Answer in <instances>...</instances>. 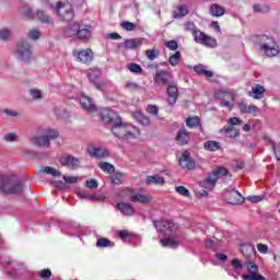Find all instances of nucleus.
I'll use <instances>...</instances> for the list:
<instances>
[{
	"label": "nucleus",
	"mask_w": 280,
	"mask_h": 280,
	"mask_svg": "<svg viewBox=\"0 0 280 280\" xmlns=\"http://www.w3.org/2000/svg\"><path fill=\"white\" fill-rule=\"evenodd\" d=\"M48 3L56 12L59 21L61 23H67V26L63 27V36H66V38H71V5L62 1H57L54 3L51 0H48Z\"/></svg>",
	"instance_id": "obj_1"
},
{
	"label": "nucleus",
	"mask_w": 280,
	"mask_h": 280,
	"mask_svg": "<svg viewBox=\"0 0 280 280\" xmlns=\"http://www.w3.org/2000/svg\"><path fill=\"white\" fill-rule=\"evenodd\" d=\"M255 43L259 46V50L265 54L267 58H275L279 56V45H277L275 37L268 35H257Z\"/></svg>",
	"instance_id": "obj_2"
},
{
	"label": "nucleus",
	"mask_w": 280,
	"mask_h": 280,
	"mask_svg": "<svg viewBox=\"0 0 280 280\" xmlns=\"http://www.w3.org/2000/svg\"><path fill=\"white\" fill-rule=\"evenodd\" d=\"M58 130L47 129L44 135L31 138V142L33 143V145H36L37 148H42L43 150H45L49 148L50 141H54V139H58Z\"/></svg>",
	"instance_id": "obj_3"
},
{
	"label": "nucleus",
	"mask_w": 280,
	"mask_h": 280,
	"mask_svg": "<svg viewBox=\"0 0 280 280\" xmlns=\"http://www.w3.org/2000/svg\"><path fill=\"white\" fill-rule=\"evenodd\" d=\"M14 56L20 62H30L32 60V45L25 39L18 42L14 48Z\"/></svg>",
	"instance_id": "obj_4"
},
{
	"label": "nucleus",
	"mask_w": 280,
	"mask_h": 280,
	"mask_svg": "<svg viewBox=\"0 0 280 280\" xmlns=\"http://www.w3.org/2000/svg\"><path fill=\"white\" fill-rule=\"evenodd\" d=\"M214 97L220 100L221 108L233 110L235 108V94L231 90H219L215 92Z\"/></svg>",
	"instance_id": "obj_5"
},
{
	"label": "nucleus",
	"mask_w": 280,
	"mask_h": 280,
	"mask_svg": "<svg viewBox=\"0 0 280 280\" xmlns=\"http://www.w3.org/2000/svg\"><path fill=\"white\" fill-rule=\"evenodd\" d=\"M100 117L104 124H109L113 127V135L121 126V117L113 109H103Z\"/></svg>",
	"instance_id": "obj_6"
},
{
	"label": "nucleus",
	"mask_w": 280,
	"mask_h": 280,
	"mask_svg": "<svg viewBox=\"0 0 280 280\" xmlns=\"http://www.w3.org/2000/svg\"><path fill=\"white\" fill-rule=\"evenodd\" d=\"M228 174H229V170H226L225 167H219L215 171H213L212 174H210L207 179L202 180L200 185L201 187H203V189H208V191H212V189H214L215 187V184L218 183V178H222Z\"/></svg>",
	"instance_id": "obj_7"
},
{
	"label": "nucleus",
	"mask_w": 280,
	"mask_h": 280,
	"mask_svg": "<svg viewBox=\"0 0 280 280\" xmlns=\"http://www.w3.org/2000/svg\"><path fill=\"white\" fill-rule=\"evenodd\" d=\"M0 191L21 196V194H23V184L19 182L12 183V179H10L9 177H2L0 179Z\"/></svg>",
	"instance_id": "obj_8"
},
{
	"label": "nucleus",
	"mask_w": 280,
	"mask_h": 280,
	"mask_svg": "<svg viewBox=\"0 0 280 280\" xmlns=\"http://www.w3.org/2000/svg\"><path fill=\"white\" fill-rule=\"evenodd\" d=\"M115 137H122L124 139H137L140 131L139 128L132 125H124L120 122V126L114 131Z\"/></svg>",
	"instance_id": "obj_9"
},
{
	"label": "nucleus",
	"mask_w": 280,
	"mask_h": 280,
	"mask_svg": "<svg viewBox=\"0 0 280 280\" xmlns=\"http://www.w3.org/2000/svg\"><path fill=\"white\" fill-rule=\"evenodd\" d=\"M71 32L72 36H77L79 40H91L93 27L91 25L80 26L79 23H73Z\"/></svg>",
	"instance_id": "obj_10"
},
{
	"label": "nucleus",
	"mask_w": 280,
	"mask_h": 280,
	"mask_svg": "<svg viewBox=\"0 0 280 280\" xmlns=\"http://www.w3.org/2000/svg\"><path fill=\"white\" fill-rule=\"evenodd\" d=\"M154 226L159 233H164V235H174L178 231V226L170 220L155 221Z\"/></svg>",
	"instance_id": "obj_11"
},
{
	"label": "nucleus",
	"mask_w": 280,
	"mask_h": 280,
	"mask_svg": "<svg viewBox=\"0 0 280 280\" xmlns=\"http://www.w3.org/2000/svg\"><path fill=\"white\" fill-rule=\"evenodd\" d=\"M195 43L198 45H203L205 47H215L218 43L215 42V38L206 35L205 32L197 28L196 33L192 35Z\"/></svg>",
	"instance_id": "obj_12"
},
{
	"label": "nucleus",
	"mask_w": 280,
	"mask_h": 280,
	"mask_svg": "<svg viewBox=\"0 0 280 280\" xmlns=\"http://www.w3.org/2000/svg\"><path fill=\"white\" fill-rule=\"evenodd\" d=\"M73 56L78 62H82V65H91L94 59L93 49L91 48L74 50Z\"/></svg>",
	"instance_id": "obj_13"
},
{
	"label": "nucleus",
	"mask_w": 280,
	"mask_h": 280,
	"mask_svg": "<svg viewBox=\"0 0 280 280\" xmlns=\"http://www.w3.org/2000/svg\"><path fill=\"white\" fill-rule=\"evenodd\" d=\"M86 152L92 159H106V156H110L108 150L95 144H90L86 149Z\"/></svg>",
	"instance_id": "obj_14"
},
{
	"label": "nucleus",
	"mask_w": 280,
	"mask_h": 280,
	"mask_svg": "<svg viewBox=\"0 0 280 280\" xmlns=\"http://www.w3.org/2000/svg\"><path fill=\"white\" fill-rule=\"evenodd\" d=\"M241 253L246 261H255L257 258V252L255 250V246H253V244H241Z\"/></svg>",
	"instance_id": "obj_15"
},
{
	"label": "nucleus",
	"mask_w": 280,
	"mask_h": 280,
	"mask_svg": "<svg viewBox=\"0 0 280 280\" xmlns=\"http://www.w3.org/2000/svg\"><path fill=\"white\" fill-rule=\"evenodd\" d=\"M80 104L89 115H93L94 113H97V105L93 103V100L86 95H82L80 97Z\"/></svg>",
	"instance_id": "obj_16"
},
{
	"label": "nucleus",
	"mask_w": 280,
	"mask_h": 280,
	"mask_svg": "<svg viewBox=\"0 0 280 280\" xmlns=\"http://www.w3.org/2000/svg\"><path fill=\"white\" fill-rule=\"evenodd\" d=\"M226 201L229 205H243L244 203V197H242V192L231 189L226 190L225 194Z\"/></svg>",
	"instance_id": "obj_17"
},
{
	"label": "nucleus",
	"mask_w": 280,
	"mask_h": 280,
	"mask_svg": "<svg viewBox=\"0 0 280 280\" xmlns=\"http://www.w3.org/2000/svg\"><path fill=\"white\" fill-rule=\"evenodd\" d=\"M137 47H141V39L130 38L126 39L124 43L118 44V51H128L130 49H137Z\"/></svg>",
	"instance_id": "obj_18"
},
{
	"label": "nucleus",
	"mask_w": 280,
	"mask_h": 280,
	"mask_svg": "<svg viewBox=\"0 0 280 280\" xmlns=\"http://www.w3.org/2000/svg\"><path fill=\"white\" fill-rule=\"evenodd\" d=\"M238 109L240 113H242V115H254L257 116V114L259 113V107H257V105H248L246 103V101H241L238 103Z\"/></svg>",
	"instance_id": "obj_19"
},
{
	"label": "nucleus",
	"mask_w": 280,
	"mask_h": 280,
	"mask_svg": "<svg viewBox=\"0 0 280 280\" xmlns=\"http://www.w3.org/2000/svg\"><path fill=\"white\" fill-rule=\"evenodd\" d=\"M178 101V88L176 84L171 83L167 88V104L170 106H174L176 102Z\"/></svg>",
	"instance_id": "obj_20"
},
{
	"label": "nucleus",
	"mask_w": 280,
	"mask_h": 280,
	"mask_svg": "<svg viewBox=\"0 0 280 280\" xmlns=\"http://www.w3.org/2000/svg\"><path fill=\"white\" fill-rule=\"evenodd\" d=\"M179 165L183 167V170H195L196 168V162L189 158V153L185 152L182 154V158L179 159Z\"/></svg>",
	"instance_id": "obj_21"
},
{
	"label": "nucleus",
	"mask_w": 280,
	"mask_h": 280,
	"mask_svg": "<svg viewBox=\"0 0 280 280\" xmlns=\"http://www.w3.org/2000/svg\"><path fill=\"white\" fill-rule=\"evenodd\" d=\"M171 74L167 72V70H159L155 73L154 80L155 84H161L162 86H165L170 82Z\"/></svg>",
	"instance_id": "obj_22"
},
{
	"label": "nucleus",
	"mask_w": 280,
	"mask_h": 280,
	"mask_svg": "<svg viewBox=\"0 0 280 280\" xmlns=\"http://www.w3.org/2000/svg\"><path fill=\"white\" fill-rule=\"evenodd\" d=\"M130 202H140V205H149L152 201V197L150 195L143 194H132L129 197Z\"/></svg>",
	"instance_id": "obj_23"
},
{
	"label": "nucleus",
	"mask_w": 280,
	"mask_h": 280,
	"mask_svg": "<svg viewBox=\"0 0 280 280\" xmlns=\"http://www.w3.org/2000/svg\"><path fill=\"white\" fill-rule=\"evenodd\" d=\"M264 93H266V88L261 84H256L252 88V91L248 92V95L254 100H261L264 97Z\"/></svg>",
	"instance_id": "obj_24"
},
{
	"label": "nucleus",
	"mask_w": 280,
	"mask_h": 280,
	"mask_svg": "<svg viewBox=\"0 0 280 280\" xmlns=\"http://www.w3.org/2000/svg\"><path fill=\"white\" fill-rule=\"evenodd\" d=\"M117 209L122 213V215H135V208L130 203L118 202Z\"/></svg>",
	"instance_id": "obj_25"
},
{
	"label": "nucleus",
	"mask_w": 280,
	"mask_h": 280,
	"mask_svg": "<svg viewBox=\"0 0 280 280\" xmlns=\"http://www.w3.org/2000/svg\"><path fill=\"white\" fill-rule=\"evenodd\" d=\"M176 141L179 145H187L189 143V132H187V129L182 128L178 130Z\"/></svg>",
	"instance_id": "obj_26"
},
{
	"label": "nucleus",
	"mask_w": 280,
	"mask_h": 280,
	"mask_svg": "<svg viewBox=\"0 0 280 280\" xmlns=\"http://www.w3.org/2000/svg\"><path fill=\"white\" fill-rule=\"evenodd\" d=\"M221 132H224L228 139H235L236 137H240V129H235L232 126H224L221 129Z\"/></svg>",
	"instance_id": "obj_27"
},
{
	"label": "nucleus",
	"mask_w": 280,
	"mask_h": 280,
	"mask_svg": "<svg viewBox=\"0 0 280 280\" xmlns=\"http://www.w3.org/2000/svg\"><path fill=\"white\" fill-rule=\"evenodd\" d=\"M209 10H210L211 16H215V18L224 16V13L226 12L224 7L218 3L211 4Z\"/></svg>",
	"instance_id": "obj_28"
},
{
	"label": "nucleus",
	"mask_w": 280,
	"mask_h": 280,
	"mask_svg": "<svg viewBox=\"0 0 280 280\" xmlns=\"http://www.w3.org/2000/svg\"><path fill=\"white\" fill-rule=\"evenodd\" d=\"M189 14V9L186 4L178 5L176 10L173 11V19H183Z\"/></svg>",
	"instance_id": "obj_29"
},
{
	"label": "nucleus",
	"mask_w": 280,
	"mask_h": 280,
	"mask_svg": "<svg viewBox=\"0 0 280 280\" xmlns=\"http://www.w3.org/2000/svg\"><path fill=\"white\" fill-rule=\"evenodd\" d=\"M52 185L56 189H69V185H71V176H63V180H55Z\"/></svg>",
	"instance_id": "obj_30"
},
{
	"label": "nucleus",
	"mask_w": 280,
	"mask_h": 280,
	"mask_svg": "<svg viewBox=\"0 0 280 280\" xmlns=\"http://www.w3.org/2000/svg\"><path fill=\"white\" fill-rule=\"evenodd\" d=\"M133 119H136L138 124H141V126H150L152 124L150 118L140 112H137L136 114H133Z\"/></svg>",
	"instance_id": "obj_31"
},
{
	"label": "nucleus",
	"mask_w": 280,
	"mask_h": 280,
	"mask_svg": "<svg viewBox=\"0 0 280 280\" xmlns=\"http://www.w3.org/2000/svg\"><path fill=\"white\" fill-rule=\"evenodd\" d=\"M203 148L208 152H218V150H220L221 147H220V142L215 140H209L203 143Z\"/></svg>",
	"instance_id": "obj_32"
},
{
	"label": "nucleus",
	"mask_w": 280,
	"mask_h": 280,
	"mask_svg": "<svg viewBox=\"0 0 280 280\" xmlns=\"http://www.w3.org/2000/svg\"><path fill=\"white\" fill-rule=\"evenodd\" d=\"M0 40H3V43H9V40H12V28L10 27L0 28Z\"/></svg>",
	"instance_id": "obj_33"
},
{
	"label": "nucleus",
	"mask_w": 280,
	"mask_h": 280,
	"mask_svg": "<svg viewBox=\"0 0 280 280\" xmlns=\"http://www.w3.org/2000/svg\"><path fill=\"white\" fill-rule=\"evenodd\" d=\"M194 72L199 75H206V78H213V72L206 70L203 65H198L194 67Z\"/></svg>",
	"instance_id": "obj_34"
},
{
	"label": "nucleus",
	"mask_w": 280,
	"mask_h": 280,
	"mask_svg": "<svg viewBox=\"0 0 280 280\" xmlns=\"http://www.w3.org/2000/svg\"><path fill=\"white\" fill-rule=\"evenodd\" d=\"M98 167L105 174H115V165H113V164H110L108 162H101V163H98Z\"/></svg>",
	"instance_id": "obj_35"
},
{
	"label": "nucleus",
	"mask_w": 280,
	"mask_h": 280,
	"mask_svg": "<svg viewBox=\"0 0 280 280\" xmlns=\"http://www.w3.org/2000/svg\"><path fill=\"white\" fill-rule=\"evenodd\" d=\"M165 179L158 175H152L147 177V185H164Z\"/></svg>",
	"instance_id": "obj_36"
},
{
	"label": "nucleus",
	"mask_w": 280,
	"mask_h": 280,
	"mask_svg": "<svg viewBox=\"0 0 280 280\" xmlns=\"http://www.w3.org/2000/svg\"><path fill=\"white\" fill-rule=\"evenodd\" d=\"M186 126L187 128H190V129L198 128L200 126V117L198 116L188 117L186 119Z\"/></svg>",
	"instance_id": "obj_37"
},
{
	"label": "nucleus",
	"mask_w": 280,
	"mask_h": 280,
	"mask_svg": "<svg viewBox=\"0 0 280 280\" xmlns=\"http://www.w3.org/2000/svg\"><path fill=\"white\" fill-rule=\"evenodd\" d=\"M160 242L164 248H178V245L180 244L178 241L172 238H164Z\"/></svg>",
	"instance_id": "obj_38"
},
{
	"label": "nucleus",
	"mask_w": 280,
	"mask_h": 280,
	"mask_svg": "<svg viewBox=\"0 0 280 280\" xmlns=\"http://www.w3.org/2000/svg\"><path fill=\"white\" fill-rule=\"evenodd\" d=\"M28 95L32 97L34 102H40L43 100V90L39 89H31L28 91Z\"/></svg>",
	"instance_id": "obj_39"
},
{
	"label": "nucleus",
	"mask_w": 280,
	"mask_h": 280,
	"mask_svg": "<svg viewBox=\"0 0 280 280\" xmlns=\"http://www.w3.org/2000/svg\"><path fill=\"white\" fill-rule=\"evenodd\" d=\"M42 173L48 174V175L52 176L54 178H58L61 175V173L58 170H56L55 167H51V166L42 167Z\"/></svg>",
	"instance_id": "obj_40"
},
{
	"label": "nucleus",
	"mask_w": 280,
	"mask_h": 280,
	"mask_svg": "<svg viewBox=\"0 0 280 280\" xmlns=\"http://www.w3.org/2000/svg\"><path fill=\"white\" fill-rule=\"evenodd\" d=\"M180 51H176L175 54L171 55L168 58V62L171 67H178V63L180 62Z\"/></svg>",
	"instance_id": "obj_41"
},
{
	"label": "nucleus",
	"mask_w": 280,
	"mask_h": 280,
	"mask_svg": "<svg viewBox=\"0 0 280 280\" xmlns=\"http://www.w3.org/2000/svg\"><path fill=\"white\" fill-rule=\"evenodd\" d=\"M109 180L113 185H121L124 180V174L120 172H116L113 175H110Z\"/></svg>",
	"instance_id": "obj_42"
},
{
	"label": "nucleus",
	"mask_w": 280,
	"mask_h": 280,
	"mask_svg": "<svg viewBox=\"0 0 280 280\" xmlns=\"http://www.w3.org/2000/svg\"><path fill=\"white\" fill-rule=\"evenodd\" d=\"M254 12H258L260 14H268L270 12V7L268 4H254Z\"/></svg>",
	"instance_id": "obj_43"
},
{
	"label": "nucleus",
	"mask_w": 280,
	"mask_h": 280,
	"mask_svg": "<svg viewBox=\"0 0 280 280\" xmlns=\"http://www.w3.org/2000/svg\"><path fill=\"white\" fill-rule=\"evenodd\" d=\"M183 26H184V32H190V34H192V36L198 31V26H196V23H194V22H189V21L185 22Z\"/></svg>",
	"instance_id": "obj_44"
},
{
	"label": "nucleus",
	"mask_w": 280,
	"mask_h": 280,
	"mask_svg": "<svg viewBox=\"0 0 280 280\" xmlns=\"http://www.w3.org/2000/svg\"><path fill=\"white\" fill-rule=\"evenodd\" d=\"M38 21H40V23H54V21H51V18L45 13V11H37L36 14Z\"/></svg>",
	"instance_id": "obj_45"
},
{
	"label": "nucleus",
	"mask_w": 280,
	"mask_h": 280,
	"mask_svg": "<svg viewBox=\"0 0 280 280\" xmlns=\"http://www.w3.org/2000/svg\"><path fill=\"white\" fill-rule=\"evenodd\" d=\"M120 27H122V30H125L126 32H135V30H137V24L125 21L120 24Z\"/></svg>",
	"instance_id": "obj_46"
},
{
	"label": "nucleus",
	"mask_w": 280,
	"mask_h": 280,
	"mask_svg": "<svg viewBox=\"0 0 280 280\" xmlns=\"http://www.w3.org/2000/svg\"><path fill=\"white\" fill-rule=\"evenodd\" d=\"M55 114L60 119H65V118L69 117V112L67 109H65L63 107H56L55 108Z\"/></svg>",
	"instance_id": "obj_47"
},
{
	"label": "nucleus",
	"mask_w": 280,
	"mask_h": 280,
	"mask_svg": "<svg viewBox=\"0 0 280 280\" xmlns=\"http://www.w3.org/2000/svg\"><path fill=\"white\" fill-rule=\"evenodd\" d=\"M175 191L179 194V196H184L185 198H189V196H191L189 189H187L185 186H176Z\"/></svg>",
	"instance_id": "obj_48"
},
{
	"label": "nucleus",
	"mask_w": 280,
	"mask_h": 280,
	"mask_svg": "<svg viewBox=\"0 0 280 280\" xmlns=\"http://www.w3.org/2000/svg\"><path fill=\"white\" fill-rule=\"evenodd\" d=\"M264 198H266L265 195H252V196H247L245 200H248V202L257 203V202H261Z\"/></svg>",
	"instance_id": "obj_49"
},
{
	"label": "nucleus",
	"mask_w": 280,
	"mask_h": 280,
	"mask_svg": "<svg viewBox=\"0 0 280 280\" xmlns=\"http://www.w3.org/2000/svg\"><path fill=\"white\" fill-rule=\"evenodd\" d=\"M27 38L30 40H38V38H40V31L38 30H31L28 33H27Z\"/></svg>",
	"instance_id": "obj_50"
},
{
	"label": "nucleus",
	"mask_w": 280,
	"mask_h": 280,
	"mask_svg": "<svg viewBox=\"0 0 280 280\" xmlns=\"http://www.w3.org/2000/svg\"><path fill=\"white\" fill-rule=\"evenodd\" d=\"M127 69H129L131 73H143V68H141L138 63H129L127 65Z\"/></svg>",
	"instance_id": "obj_51"
},
{
	"label": "nucleus",
	"mask_w": 280,
	"mask_h": 280,
	"mask_svg": "<svg viewBox=\"0 0 280 280\" xmlns=\"http://www.w3.org/2000/svg\"><path fill=\"white\" fill-rule=\"evenodd\" d=\"M97 248H108L110 246V240L108 238H98L96 241Z\"/></svg>",
	"instance_id": "obj_52"
},
{
	"label": "nucleus",
	"mask_w": 280,
	"mask_h": 280,
	"mask_svg": "<svg viewBox=\"0 0 280 280\" xmlns=\"http://www.w3.org/2000/svg\"><path fill=\"white\" fill-rule=\"evenodd\" d=\"M145 56L149 60H156L159 58V51L155 49L145 50Z\"/></svg>",
	"instance_id": "obj_53"
},
{
	"label": "nucleus",
	"mask_w": 280,
	"mask_h": 280,
	"mask_svg": "<svg viewBox=\"0 0 280 280\" xmlns=\"http://www.w3.org/2000/svg\"><path fill=\"white\" fill-rule=\"evenodd\" d=\"M85 187H88V189H97L100 187V183L97 182V179H89L85 183Z\"/></svg>",
	"instance_id": "obj_54"
},
{
	"label": "nucleus",
	"mask_w": 280,
	"mask_h": 280,
	"mask_svg": "<svg viewBox=\"0 0 280 280\" xmlns=\"http://www.w3.org/2000/svg\"><path fill=\"white\" fill-rule=\"evenodd\" d=\"M79 167H82V159L78 158H71V168L72 170H79Z\"/></svg>",
	"instance_id": "obj_55"
},
{
	"label": "nucleus",
	"mask_w": 280,
	"mask_h": 280,
	"mask_svg": "<svg viewBox=\"0 0 280 280\" xmlns=\"http://www.w3.org/2000/svg\"><path fill=\"white\" fill-rule=\"evenodd\" d=\"M220 241L218 238H207L206 240V248H215Z\"/></svg>",
	"instance_id": "obj_56"
},
{
	"label": "nucleus",
	"mask_w": 280,
	"mask_h": 280,
	"mask_svg": "<svg viewBox=\"0 0 280 280\" xmlns=\"http://www.w3.org/2000/svg\"><path fill=\"white\" fill-rule=\"evenodd\" d=\"M242 119H240L238 117H232L228 120V125L225 126H231L233 128V126H242Z\"/></svg>",
	"instance_id": "obj_57"
},
{
	"label": "nucleus",
	"mask_w": 280,
	"mask_h": 280,
	"mask_svg": "<svg viewBox=\"0 0 280 280\" xmlns=\"http://www.w3.org/2000/svg\"><path fill=\"white\" fill-rule=\"evenodd\" d=\"M100 75H102V72L97 68L92 69L91 72L89 73V78L91 82H93L95 78H100Z\"/></svg>",
	"instance_id": "obj_58"
},
{
	"label": "nucleus",
	"mask_w": 280,
	"mask_h": 280,
	"mask_svg": "<svg viewBox=\"0 0 280 280\" xmlns=\"http://www.w3.org/2000/svg\"><path fill=\"white\" fill-rule=\"evenodd\" d=\"M126 89H128V91H139V89H141V85L137 82L129 81L126 83Z\"/></svg>",
	"instance_id": "obj_59"
},
{
	"label": "nucleus",
	"mask_w": 280,
	"mask_h": 280,
	"mask_svg": "<svg viewBox=\"0 0 280 280\" xmlns=\"http://www.w3.org/2000/svg\"><path fill=\"white\" fill-rule=\"evenodd\" d=\"M80 198L84 200H100V198L95 195H89L86 192H79Z\"/></svg>",
	"instance_id": "obj_60"
},
{
	"label": "nucleus",
	"mask_w": 280,
	"mask_h": 280,
	"mask_svg": "<svg viewBox=\"0 0 280 280\" xmlns=\"http://www.w3.org/2000/svg\"><path fill=\"white\" fill-rule=\"evenodd\" d=\"M165 46L171 49V51H176L178 49V42L176 40H168L166 42Z\"/></svg>",
	"instance_id": "obj_61"
},
{
	"label": "nucleus",
	"mask_w": 280,
	"mask_h": 280,
	"mask_svg": "<svg viewBox=\"0 0 280 280\" xmlns=\"http://www.w3.org/2000/svg\"><path fill=\"white\" fill-rule=\"evenodd\" d=\"M147 110L150 115H153L154 117L159 116V107L155 105H149Z\"/></svg>",
	"instance_id": "obj_62"
},
{
	"label": "nucleus",
	"mask_w": 280,
	"mask_h": 280,
	"mask_svg": "<svg viewBox=\"0 0 280 280\" xmlns=\"http://www.w3.org/2000/svg\"><path fill=\"white\" fill-rule=\"evenodd\" d=\"M40 279H50L51 270L50 269H43L39 271Z\"/></svg>",
	"instance_id": "obj_63"
},
{
	"label": "nucleus",
	"mask_w": 280,
	"mask_h": 280,
	"mask_svg": "<svg viewBox=\"0 0 280 280\" xmlns=\"http://www.w3.org/2000/svg\"><path fill=\"white\" fill-rule=\"evenodd\" d=\"M4 141H7L8 143H12V141H15L18 139V136L16 133L14 132H11V133H7L4 137H3Z\"/></svg>",
	"instance_id": "obj_64"
}]
</instances>
